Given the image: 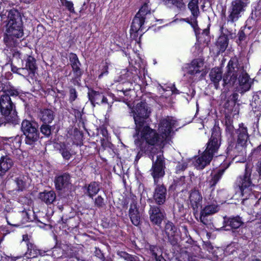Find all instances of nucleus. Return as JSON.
I'll use <instances>...</instances> for the list:
<instances>
[{"mask_svg": "<svg viewBox=\"0 0 261 261\" xmlns=\"http://www.w3.org/2000/svg\"><path fill=\"white\" fill-rule=\"evenodd\" d=\"M237 132L238 140L235 149L238 152H243L245 150L249 138L247 127H244L242 124V125H240Z\"/></svg>", "mask_w": 261, "mask_h": 261, "instance_id": "12", "label": "nucleus"}, {"mask_svg": "<svg viewBox=\"0 0 261 261\" xmlns=\"http://www.w3.org/2000/svg\"><path fill=\"white\" fill-rule=\"evenodd\" d=\"M221 133L219 127H214L210 139L206 144V147L203 154L196 161L195 166L197 169H203L208 165L213 157L216 155L220 147Z\"/></svg>", "mask_w": 261, "mask_h": 261, "instance_id": "3", "label": "nucleus"}, {"mask_svg": "<svg viewBox=\"0 0 261 261\" xmlns=\"http://www.w3.org/2000/svg\"><path fill=\"white\" fill-rule=\"evenodd\" d=\"M237 79L239 86L237 91L241 94L249 90L253 83L244 67L239 64L238 58L233 57L230 59L227 65V71L223 77V85L233 86Z\"/></svg>", "mask_w": 261, "mask_h": 261, "instance_id": "2", "label": "nucleus"}, {"mask_svg": "<svg viewBox=\"0 0 261 261\" xmlns=\"http://www.w3.org/2000/svg\"><path fill=\"white\" fill-rule=\"evenodd\" d=\"M129 216L132 223L138 226L141 222V214L137 205V203L133 202L130 205Z\"/></svg>", "mask_w": 261, "mask_h": 261, "instance_id": "23", "label": "nucleus"}, {"mask_svg": "<svg viewBox=\"0 0 261 261\" xmlns=\"http://www.w3.org/2000/svg\"><path fill=\"white\" fill-rule=\"evenodd\" d=\"M0 110L6 122L13 124L18 123V117L10 95L4 93L0 96Z\"/></svg>", "mask_w": 261, "mask_h": 261, "instance_id": "5", "label": "nucleus"}, {"mask_svg": "<svg viewBox=\"0 0 261 261\" xmlns=\"http://www.w3.org/2000/svg\"><path fill=\"white\" fill-rule=\"evenodd\" d=\"M153 194V200L158 205H163L166 200L167 191L163 184L156 183Z\"/></svg>", "mask_w": 261, "mask_h": 261, "instance_id": "15", "label": "nucleus"}, {"mask_svg": "<svg viewBox=\"0 0 261 261\" xmlns=\"http://www.w3.org/2000/svg\"><path fill=\"white\" fill-rule=\"evenodd\" d=\"M77 97V93L75 88L69 87V101L70 103L73 102Z\"/></svg>", "mask_w": 261, "mask_h": 261, "instance_id": "44", "label": "nucleus"}, {"mask_svg": "<svg viewBox=\"0 0 261 261\" xmlns=\"http://www.w3.org/2000/svg\"><path fill=\"white\" fill-rule=\"evenodd\" d=\"M228 38L224 35L220 36L216 42L218 51L219 53L224 52L228 46Z\"/></svg>", "mask_w": 261, "mask_h": 261, "instance_id": "32", "label": "nucleus"}, {"mask_svg": "<svg viewBox=\"0 0 261 261\" xmlns=\"http://www.w3.org/2000/svg\"><path fill=\"white\" fill-rule=\"evenodd\" d=\"M22 24L9 25L4 41L6 45L9 48L16 47L21 41L23 35Z\"/></svg>", "mask_w": 261, "mask_h": 261, "instance_id": "8", "label": "nucleus"}, {"mask_svg": "<svg viewBox=\"0 0 261 261\" xmlns=\"http://www.w3.org/2000/svg\"><path fill=\"white\" fill-rule=\"evenodd\" d=\"M117 255L126 261H140L139 257L137 256L129 254L124 251H118Z\"/></svg>", "mask_w": 261, "mask_h": 261, "instance_id": "38", "label": "nucleus"}, {"mask_svg": "<svg viewBox=\"0 0 261 261\" xmlns=\"http://www.w3.org/2000/svg\"><path fill=\"white\" fill-rule=\"evenodd\" d=\"M255 169L259 176H261V159L256 163Z\"/></svg>", "mask_w": 261, "mask_h": 261, "instance_id": "51", "label": "nucleus"}, {"mask_svg": "<svg viewBox=\"0 0 261 261\" xmlns=\"http://www.w3.org/2000/svg\"><path fill=\"white\" fill-rule=\"evenodd\" d=\"M81 66V65H76L71 67L72 76L70 82L75 86H80L81 85V77L83 74Z\"/></svg>", "mask_w": 261, "mask_h": 261, "instance_id": "28", "label": "nucleus"}, {"mask_svg": "<svg viewBox=\"0 0 261 261\" xmlns=\"http://www.w3.org/2000/svg\"><path fill=\"white\" fill-rule=\"evenodd\" d=\"M70 176L68 173H64L57 176L55 178V185L57 190H62L67 188L70 182Z\"/></svg>", "mask_w": 261, "mask_h": 261, "instance_id": "19", "label": "nucleus"}, {"mask_svg": "<svg viewBox=\"0 0 261 261\" xmlns=\"http://www.w3.org/2000/svg\"><path fill=\"white\" fill-rule=\"evenodd\" d=\"M148 156L152 161V166L150 170L151 174L154 179V184L159 183V179L165 174V160L162 153L158 151L156 148H152Z\"/></svg>", "mask_w": 261, "mask_h": 261, "instance_id": "4", "label": "nucleus"}, {"mask_svg": "<svg viewBox=\"0 0 261 261\" xmlns=\"http://www.w3.org/2000/svg\"><path fill=\"white\" fill-rule=\"evenodd\" d=\"M4 143L5 144L6 148L9 146L12 150V152L14 151L16 152H18V148L20 146L21 139V137L17 135L15 137H5L3 139Z\"/></svg>", "mask_w": 261, "mask_h": 261, "instance_id": "21", "label": "nucleus"}, {"mask_svg": "<svg viewBox=\"0 0 261 261\" xmlns=\"http://www.w3.org/2000/svg\"><path fill=\"white\" fill-rule=\"evenodd\" d=\"M187 167V164L185 162H179L176 167V173H179L185 170Z\"/></svg>", "mask_w": 261, "mask_h": 261, "instance_id": "47", "label": "nucleus"}, {"mask_svg": "<svg viewBox=\"0 0 261 261\" xmlns=\"http://www.w3.org/2000/svg\"><path fill=\"white\" fill-rule=\"evenodd\" d=\"M105 69H106V70H107V69H108V66H105ZM106 72H108V71H107V70H106Z\"/></svg>", "mask_w": 261, "mask_h": 261, "instance_id": "64", "label": "nucleus"}, {"mask_svg": "<svg viewBox=\"0 0 261 261\" xmlns=\"http://www.w3.org/2000/svg\"><path fill=\"white\" fill-rule=\"evenodd\" d=\"M27 251L25 253V255L29 258H35L38 257V255L43 256L45 255V251L39 249L36 245L34 243L28 242L27 244Z\"/></svg>", "mask_w": 261, "mask_h": 261, "instance_id": "24", "label": "nucleus"}, {"mask_svg": "<svg viewBox=\"0 0 261 261\" xmlns=\"http://www.w3.org/2000/svg\"><path fill=\"white\" fill-rule=\"evenodd\" d=\"M40 131L46 136L49 137L51 134V126L47 124L43 123L40 127Z\"/></svg>", "mask_w": 261, "mask_h": 261, "instance_id": "43", "label": "nucleus"}, {"mask_svg": "<svg viewBox=\"0 0 261 261\" xmlns=\"http://www.w3.org/2000/svg\"><path fill=\"white\" fill-rule=\"evenodd\" d=\"M94 204L98 207H102L105 205L103 198L101 196H97L94 201Z\"/></svg>", "mask_w": 261, "mask_h": 261, "instance_id": "46", "label": "nucleus"}, {"mask_svg": "<svg viewBox=\"0 0 261 261\" xmlns=\"http://www.w3.org/2000/svg\"><path fill=\"white\" fill-rule=\"evenodd\" d=\"M163 2L168 7L175 6L177 8L181 9L185 7L183 0H163Z\"/></svg>", "mask_w": 261, "mask_h": 261, "instance_id": "37", "label": "nucleus"}, {"mask_svg": "<svg viewBox=\"0 0 261 261\" xmlns=\"http://www.w3.org/2000/svg\"><path fill=\"white\" fill-rule=\"evenodd\" d=\"M218 211V206L216 201H215L212 204L206 205L200 212L202 213V215L209 216L217 213Z\"/></svg>", "mask_w": 261, "mask_h": 261, "instance_id": "33", "label": "nucleus"}, {"mask_svg": "<svg viewBox=\"0 0 261 261\" xmlns=\"http://www.w3.org/2000/svg\"><path fill=\"white\" fill-rule=\"evenodd\" d=\"M21 130L25 136V143L32 145L39 139L37 124L34 122L24 120L21 123Z\"/></svg>", "mask_w": 261, "mask_h": 261, "instance_id": "10", "label": "nucleus"}, {"mask_svg": "<svg viewBox=\"0 0 261 261\" xmlns=\"http://www.w3.org/2000/svg\"><path fill=\"white\" fill-rule=\"evenodd\" d=\"M148 14H150V9L148 7L147 3H145L134 17L131 25L130 31L136 33L139 30L142 31L146 16Z\"/></svg>", "mask_w": 261, "mask_h": 261, "instance_id": "11", "label": "nucleus"}, {"mask_svg": "<svg viewBox=\"0 0 261 261\" xmlns=\"http://www.w3.org/2000/svg\"><path fill=\"white\" fill-rule=\"evenodd\" d=\"M248 3V0H234L231 2L228 9L227 25L233 24L241 17Z\"/></svg>", "mask_w": 261, "mask_h": 261, "instance_id": "7", "label": "nucleus"}, {"mask_svg": "<svg viewBox=\"0 0 261 261\" xmlns=\"http://www.w3.org/2000/svg\"><path fill=\"white\" fill-rule=\"evenodd\" d=\"M60 1L62 5L65 6L71 13H75L73 4L72 2L67 0H60Z\"/></svg>", "mask_w": 261, "mask_h": 261, "instance_id": "42", "label": "nucleus"}, {"mask_svg": "<svg viewBox=\"0 0 261 261\" xmlns=\"http://www.w3.org/2000/svg\"><path fill=\"white\" fill-rule=\"evenodd\" d=\"M203 65L204 62L202 59L193 60L189 65L187 73L195 77V80H197V75L204 70Z\"/></svg>", "mask_w": 261, "mask_h": 261, "instance_id": "17", "label": "nucleus"}, {"mask_svg": "<svg viewBox=\"0 0 261 261\" xmlns=\"http://www.w3.org/2000/svg\"><path fill=\"white\" fill-rule=\"evenodd\" d=\"M37 69L35 59L32 56H29L26 60L25 67L22 68L20 70L23 73H26V71L30 76L33 78L35 75V71Z\"/></svg>", "mask_w": 261, "mask_h": 261, "instance_id": "26", "label": "nucleus"}, {"mask_svg": "<svg viewBox=\"0 0 261 261\" xmlns=\"http://www.w3.org/2000/svg\"><path fill=\"white\" fill-rule=\"evenodd\" d=\"M202 0H191L188 5V9L191 12L192 17H191V25L195 31L196 34H197L199 31L197 18L200 14L199 4L201 3Z\"/></svg>", "mask_w": 261, "mask_h": 261, "instance_id": "13", "label": "nucleus"}, {"mask_svg": "<svg viewBox=\"0 0 261 261\" xmlns=\"http://www.w3.org/2000/svg\"><path fill=\"white\" fill-rule=\"evenodd\" d=\"M150 251L152 255L154 257L155 259H156L161 253V251L156 246H151L150 247Z\"/></svg>", "mask_w": 261, "mask_h": 261, "instance_id": "45", "label": "nucleus"}, {"mask_svg": "<svg viewBox=\"0 0 261 261\" xmlns=\"http://www.w3.org/2000/svg\"><path fill=\"white\" fill-rule=\"evenodd\" d=\"M150 113V111L147 105L142 102L138 103L135 109L132 111L136 124V130L138 135L141 128L144 126L145 120L148 118Z\"/></svg>", "mask_w": 261, "mask_h": 261, "instance_id": "9", "label": "nucleus"}, {"mask_svg": "<svg viewBox=\"0 0 261 261\" xmlns=\"http://www.w3.org/2000/svg\"><path fill=\"white\" fill-rule=\"evenodd\" d=\"M2 256L1 255V253L0 252V261H2Z\"/></svg>", "mask_w": 261, "mask_h": 261, "instance_id": "63", "label": "nucleus"}, {"mask_svg": "<svg viewBox=\"0 0 261 261\" xmlns=\"http://www.w3.org/2000/svg\"><path fill=\"white\" fill-rule=\"evenodd\" d=\"M21 215L23 217V219L24 221H28L31 220L29 212L24 210L21 212Z\"/></svg>", "mask_w": 261, "mask_h": 261, "instance_id": "50", "label": "nucleus"}, {"mask_svg": "<svg viewBox=\"0 0 261 261\" xmlns=\"http://www.w3.org/2000/svg\"><path fill=\"white\" fill-rule=\"evenodd\" d=\"M148 213L150 221L158 226L161 225L166 216L164 211L156 205H150Z\"/></svg>", "mask_w": 261, "mask_h": 261, "instance_id": "16", "label": "nucleus"}, {"mask_svg": "<svg viewBox=\"0 0 261 261\" xmlns=\"http://www.w3.org/2000/svg\"><path fill=\"white\" fill-rule=\"evenodd\" d=\"M206 215H202V213L200 212V221L204 225H208L209 224V221L207 219Z\"/></svg>", "mask_w": 261, "mask_h": 261, "instance_id": "49", "label": "nucleus"}, {"mask_svg": "<svg viewBox=\"0 0 261 261\" xmlns=\"http://www.w3.org/2000/svg\"><path fill=\"white\" fill-rule=\"evenodd\" d=\"M209 34V31L207 29H204L203 30L202 34H204L205 35H208Z\"/></svg>", "mask_w": 261, "mask_h": 261, "instance_id": "59", "label": "nucleus"}, {"mask_svg": "<svg viewBox=\"0 0 261 261\" xmlns=\"http://www.w3.org/2000/svg\"><path fill=\"white\" fill-rule=\"evenodd\" d=\"M14 212V211H13V209L11 207L9 206V205H7L6 206L4 211V214L5 216L7 214H11Z\"/></svg>", "mask_w": 261, "mask_h": 261, "instance_id": "52", "label": "nucleus"}, {"mask_svg": "<svg viewBox=\"0 0 261 261\" xmlns=\"http://www.w3.org/2000/svg\"><path fill=\"white\" fill-rule=\"evenodd\" d=\"M252 169L249 168L248 164L245 166V172L243 175H240L237 179L236 184L239 187L243 196L248 198L251 193L255 184L253 181L255 175H253L251 178Z\"/></svg>", "mask_w": 261, "mask_h": 261, "instance_id": "6", "label": "nucleus"}, {"mask_svg": "<svg viewBox=\"0 0 261 261\" xmlns=\"http://www.w3.org/2000/svg\"><path fill=\"white\" fill-rule=\"evenodd\" d=\"M175 123V121L169 117L162 119L159 124V134L149 126H143L138 135L136 130V134L134 135L136 145L142 147L144 146L148 149L151 147L149 153L153 146L163 142L169 137Z\"/></svg>", "mask_w": 261, "mask_h": 261, "instance_id": "1", "label": "nucleus"}, {"mask_svg": "<svg viewBox=\"0 0 261 261\" xmlns=\"http://www.w3.org/2000/svg\"><path fill=\"white\" fill-rule=\"evenodd\" d=\"M238 37L240 41L244 40L246 37L245 34L243 31H239Z\"/></svg>", "mask_w": 261, "mask_h": 261, "instance_id": "54", "label": "nucleus"}, {"mask_svg": "<svg viewBox=\"0 0 261 261\" xmlns=\"http://www.w3.org/2000/svg\"><path fill=\"white\" fill-rule=\"evenodd\" d=\"M165 231L170 243L173 246L176 245L178 243V239L175 236L176 228L172 222H168L166 224Z\"/></svg>", "mask_w": 261, "mask_h": 261, "instance_id": "20", "label": "nucleus"}, {"mask_svg": "<svg viewBox=\"0 0 261 261\" xmlns=\"http://www.w3.org/2000/svg\"><path fill=\"white\" fill-rule=\"evenodd\" d=\"M251 261H261V260L259 259H258V258H254V259H252Z\"/></svg>", "mask_w": 261, "mask_h": 261, "instance_id": "62", "label": "nucleus"}, {"mask_svg": "<svg viewBox=\"0 0 261 261\" xmlns=\"http://www.w3.org/2000/svg\"><path fill=\"white\" fill-rule=\"evenodd\" d=\"M88 97L92 105L95 107V104L100 105L108 103V108L111 106L108 103V99L102 93L95 91H92L88 93Z\"/></svg>", "mask_w": 261, "mask_h": 261, "instance_id": "22", "label": "nucleus"}, {"mask_svg": "<svg viewBox=\"0 0 261 261\" xmlns=\"http://www.w3.org/2000/svg\"><path fill=\"white\" fill-rule=\"evenodd\" d=\"M239 95L237 93H233L230 96V99L236 103L238 99Z\"/></svg>", "mask_w": 261, "mask_h": 261, "instance_id": "53", "label": "nucleus"}, {"mask_svg": "<svg viewBox=\"0 0 261 261\" xmlns=\"http://www.w3.org/2000/svg\"><path fill=\"white\" fill-rule=\"evenodd\" d=\"M156 261H166L165 259L163 257L162 255H160L159 257L155 259Z\"/></svg>", "mask_w": 261, "mask_h": 261, "instance_id": "57", "label": "nucleus"}, {"mask_svg": "<svg viewBox=\"0 0 261 261\" xmlns=\"http://www.w3.org/2000/svg\"><path fill=\"white\" fill-rule=\"evenodd\" d=\"M1 21L8 22L9 25L22 24L20 13L16 9H11L0 15Z\"/></svg>", "mask_w": 261, "mask_h": 261, "instance_id": "14", "label": "nucleus"}, {"mask_svg": "<svg viewBox=\"0 0 261 261\" xmlns=\"http://www.w3.org/2000/svg\"><path fill=\"white\" fill-rule=\"evenodd\" d=\"M59 150L65 160H69L72 156V152L70 148L64 143H62L60 145Z\"/></svg>", "mask_w": 261, "mask_h": 261, "instance_id": "34", "label": "nucleus"}, {"mask_svg": "<svg viewBox=\"0 0 261 261\" xmlns=\"http://www.w3.org/2000/svg\"><path fill=\"white\" fill-rule=\"evenodd\" d=\"M5 217L8 224L14 226H18L15 223L16 222H17V218L16 213L15 212L11 214H7Z\"/></svg>", "mask_w": 261, "mask_h": 261, "instance_id": "39", "label": "nucleus"}, {"mask_svg": "<svg viewBox=\"0 0 261 261\" xmlns=\"http://www.w3.org/2000/svg\"><path fill=\"white\" fill-rule=\"evenodd\" d=\"M211 81L214 83L215 88L218 89L219 83L222 79V71L220 68H213L209 74Z\"/></svg>", "mask_w": 261, "mask_h": 261, "instance_id": "29", "label": "nucleus"}, {"mask_svg": "<svg viewBox=\"0 0 261 261\" xmlns=\"http://www.w3.org/2000/svg\"><path fill=\"white\" fill-rule=\"evenodd\" d=\"M130 91V89H126L125 90H122L121 91H120V93H123V94L125 95H128V92Z\"/></svg>", "mask_w": 261, "mask_h": 261, "instance_id": "58", "label": "nucleus"}, {"mask_svg": "<svg viewBox=\"0 0 261 261\" xmlns=\"http://www.w3.org/2000/svg\"><path fill=\"white\" fill-rule=\"evenodd\" d=\"M69 60L71 67L76 65H81L77 55L74 53H70L69 54Z\"/></svg>", "mask_w": 261, "mask_h": 261, "instance_id": "41", "label": "nucleus"}, {"mask_svg": "<svg viewBox=\"0 0 261 261\" xmlns=\"http://www.w3.org/2000/svg\"><path fill=\"white\" fill-rule=\"evenodd\" d=\"M29 240V237L28 234H24L22 236V241L25 242L27 244L28 242H30Z\"/></svg>", "mask_w": 261, "mask_h": 261, "instance_id": "56", "label": "nucleus"}, {"mask_svg": "<svg viewBox=\"0 0 261 261\" xmlns=\"http://www.w3.org/2000/svg\"><path fill=\"white\" fill-rule=\"evenodd\" d=\"M170 89H171V91H172V94H177L179 93L178 90H177L175 88L174 85L172 86V87H170Z\"/></svg>", "mask_w": 261, "mask_h": 261, "instance_id": "55", "label": "nucleus"}, {"mask_svg": "<svg viewBox=\"0 0 261 261\" xmlns=\"http://www.w3.org/2000/svg\"><path fill=\"white\" fill-rule=\"evenodd\" d=\"M55 116L53 111L49 109L40 110L38 115L40 120L45 124L51 123L55 118Z\"/></svg>", "mask_w": 261, "mask_h": 261, "instance_id": "27", "label": "nucleus"}, {"mask_svg": "<svg viewBox=\"0 0 261 261\" xmlns=\"http://www.w3.org/2000/svg\"><path fill=\"white\" fill-rule=\"evenodd\" d=\"M226 223L227 225L234 229L239 228L243 223L241 218L239 216L230 218Z\"/></svg>", "mask_w": 261, "mask_h": 261, "instance_id": "35", "label": "nucleus"}, {"mask_svg": "<svg viewBox=\"0 0 261 261\" xmlns=\"http://www.w3.org/2000/svg\"><path fill=\"white\" fill-rule=\"evenodd\" d=\"M185 20L186 22H188L191 24V19H190V20H189L188 18L185 19Z\"/></svg>", "mask_w": 261, "mask_h": 261, "instance_id": "61", "label": "nucleus"}, {"mask_svg": "<svg viewBox=\"0 0 261 261\" xmlns=\"http://www.w3.org/2000/svg\"><path fill=\"white\" fill-rule=\"evenodd\" d=\"M225 169H219L217 172L211 173V178L207 181L208 186L212 188L216 185L223 175Z\"/></svg>", "mask_w": 261, "mask_h": 261, "instance_id": "31", "label": "nucleus"}, {"mask_svg": "<svg viewBox=\"0 0 261 261\" xmlns=\"http://www.w3.org/2000/svg\"><path fill=\"white\" fill-rule=\"evenodd\" d=\"M15 182L17 185L16 190L17 191H22L25 188V178L24 176H19L16 178Z\"/></svg>", "mask_w": 261, "mask_h": 261, "instance_id": "40", "label": "nucleus"}, {"mask_svg": "<svg viewBox=\"0 0 261 261\" xmlns=\"http://www.w3.org/2000/svg\"><path fill=\"white\" fill-rule=\"evenodd\" d=\"M190 205L194 211L196 212L199 207H202V197L198 190H194L191 191L189 195Z\"/></svg>", "mask_w": 261, "mask_h": 261, "instance_id": "18", "label": "nucleus"}, {"mask_svg": "<svg viewBox=\"0 0 261 261\" xmlns=\"http://www.w3.org/2000/svg\"><path fill=\"white\" fill-rule=\"evenodd\" d=\"M14 165L13 161L8 155L2 156L0 158V176L6 175Z\"/></svg>", "mask_w": 261, "mask_h": 261, "instance_id": "25", "label": "nucleus"}, {"mask_svg": "<svg viewBox=\"0 0 261 261\" xmlns=\"http://www.w3.org/2000/svg\"><path fill=\"white\" fill-rule=\"evenodd\" d=\"M3 84L2 83H0V89L2 91H4L5 92L6 90L4 89V88L3 87Z\"/></svg>", "mask_w": 261, "mask_h": 261, "instance_id": "60", "label": "nucleus"}, {"mask_svg": "<svg viewBox=\"0 0 261 261\" xmlns=\"http://www.w3.org/2000/svg\"><path fill=\"white\" fill-rule=\"evenodd\" d=\"M138 147L139 148L140 150L138 151V154L136 155L135 159L136 161L139 160L140 159V158L142 156L143 154L145 153L149 150L148 148L145 147V146H144L142 147L141 146Z\"/></svg>", "mask_w": 261, "mask_h": 261, "instance_id": "48", "label": "nucleus"}, {"mask_svg": "<svg viewBox=\"0 0 261 261\" xmlns=\"http://www.w3.org/2000/svg\"><path fill=\"white\" fill-rule=\"evenodd\" d=\"M39 198L46 204H50L55 201L56 194L54 191H45L39 194Z\"/></svg>", "mask_w": 261, "mask_h": 261, "instance_id": "30", "label": "nucleus"}, {"mask_svg": "<svg viewBox=\"0 0 261 261\" xmlns=\"http://www.w3.org/2000/svg\"><path fill=\"white\" fill-rule=\"evenodd\" d=\"M99 185L96 182H91L87 189V193L90 197L95 195L99 192Z\"/></svg>", "mask_w": 261, "mask_h": 261, "instance_id": "36", "label": "nucleus"}]
</instances>
